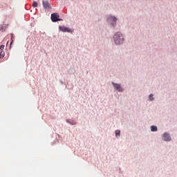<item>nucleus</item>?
<instances>
[{
	"label": "nucleus",
	"mask_w": 177,
	"mask_h": 177,
	"mask_svg": "<svg viewBox=\"0 0 177 177\" xmlns=\"http://www.w3.org/2000/svg\"><path fill=\"white\" fill-rule=\"evenodd\" d=\"M32 6L33 8H37V6H38V3L37 1H33Z\"/></svg>",
	"instance_id": "obj_12"
},
{
	"label": "nucleus",
	"mask_w": 177,
	"mask_h": 177,
	"mask_svg": "<svg viewBox=\"0 0 177 177\" xmlns=\"http://www.w3.org/2000/svg\"><path fill=\"white\" fill-rule=\"evenodd\" d=\"M163 139L165 142H169L171 140V136H169V134L165 133L163 134Z\"/></svg>",
	"instance_id": "obj_8"
},
{
	"label": "nucleus",
	"mask_w": 177,
	"mask_h": 177,
	"mask_svg": "<svg viewBox=\"0 0 177 177\" xmlns=\"http://www.w3.org/2000/svg\"><path fill=\"white\" fill-rule=\"evenodd\" d=\"M112 84L113 85V88H115L116 91H118V92H122L124 91V89H122V87H121V85H120L119 84H115L114 82H113Z\"/></svg>",
	"instance_id": "obj_4"
},
{
	"label": "nucleus",
	"mask_w": 177,
	"mask_h": 177,
	"mask_svg": "<svg viewBox=\"0 0 177 177\" xmlns=\"http://www.w3.org/2000/svg\"><path fill=\"white\" fill-rule=\"evenodd\" d=\"M59 29L60 30V31H62V32H71V29L66 26H59Z\"/></svg>",
	"instance_id": "obj_6"
},
{
	"label": "nucleus",
	"mask_w": 177,
	"mask_h": 177,
	"mask_svg": "<svg viewBox=\"0 0 177 177\" xmlns=\"http://www.w3.org/2000/svg\"><path fill=\"white\" fill-rule=\"evenodd\" d=\"M107 20L111 23L112 26H115V23L117 21V18L115 17L109 16Z\"/></svg>",
	"instance_id": "obj_3"
},
{
	"label": "nucleus",
	"mask_w": 177,
	"mask_h": 177,
	"mask_svg": "<svg viewBox=\"0 0 177 177\" xmlns=\"http://www.w3.org/2000/svg\"><path fill=\"white\" fill-rule=\"evenodd\" d=\"M67 122H68L69 124H71V125H76L77 124V122H75V120H67Z\"/></svg>",
	"instance_id": "obj_9"
},
{
	"label": "nucleus",
	"mask_w": 177,
	"mask_h": 177,
	"mask_svg": "<svg viewBox=\"0 0 177 177\" xmlns=\"http://www.w3.org/2000/svg\"><path fill=\"white\" fill-rule=\"evenodd\" d=\"M3 49H5L4 45L0 46V57L2 59L5 57V51H3Z\"/></svg>",
	"instance_id": "obj_7"
},
{
	"label": "nucleus",
	"mask_w": 177,
	"mask_h": 177,
	"mask_svg": "<svg viewBox=\"0 0 177 177\" xmlns=\"http://www.w3.org/2000/svg\"><path fill=\"white\" fill-rule=\"evenodd\" d=\"M149 100H150L151 101L154 100V97H153V94H150V95H149Z\"/></svg>",
	"instance_id": "obj_13"
},
{
	"label": "nucleus",
	"mask_w": 177,
	"mask_h": 177,
	"mask_svg": "<svg viewBox=\"0 0 177 177\" xmlns=\"http://www.w3.org/2000/svg\"><path fill=\"white\" fill-rule=\"evenodd\" d=\"M59 15L57 13H53L51 15V20L53 23H56V21H62V19H59Z\"/></svg>",
	"instance_id": "obj_2"
},
{
	"label": "nucleus",
	"mask_w": 177,
	"mask_h": 177,
	"mask_svg": "<svg viewBox=\"0 0 177 177\" xmlns=\"http://www.w3.org/2000/svg\"><path fill=\"white\" fill-rule=\"evenodd\" d=\"M113 39L116 45H121V44L124 43V36L120 32H117L114 35Z\"/></svg>",
	"instance_id": "obj_1"
},
{
	"label": "nucleus",
	"mask_w": 177,
	"mask_h": 177,
	"mask_svg": "<svg viewBox=\"0 0 177 177\" xmlns=\"http://www.w3.org/2000/svg\"><path fill=\"white\" fill-rule=\"evenodd\" d=\"M121 135V131L120 130L115 131V136H120Z\"/></svg>",
	"instance_id": "obj_11"
},
{
	"label": "nucleus",
	"mask_w": 177,
	"mask_h": 177,
	"mask_svg": "<svg viewBox=\"0 0 177 177\" xmlns=\"http://www.w3.org/2000/svg\"><path fill=\"white\" fill-rule=\"evenodd\" d=\"M151 131L152 132H157V127H156V126H151Z\"/></svg>",
	"instance_id": "obj_10"
},
{
	"label": "nucleus",
	"mask_w": 177,
	"mask_h": 177,
	"mask_svg": "<svg viewBox=\"0 0 177 177\" xmlns=\"http://www.w3.org/2000/svg\"><path fill=\"white\" fill-rule=\"evenodd\" d=\"M43 6L46 10H49L50 9V3L48 1H43Z\"/></svg>",
	"instance_id": "obj_5"
}]
</instances>
